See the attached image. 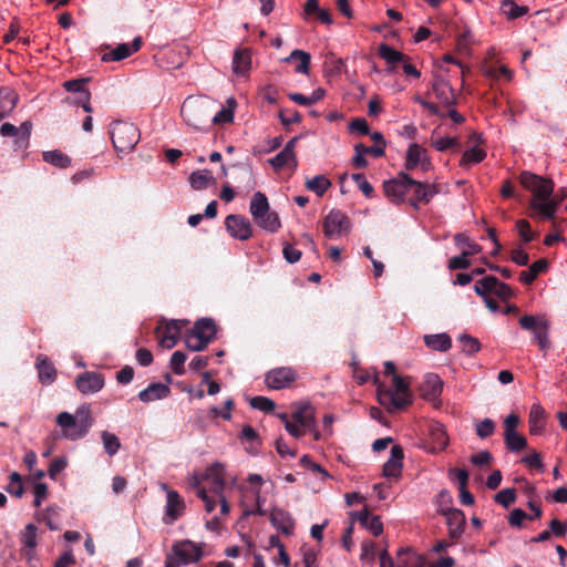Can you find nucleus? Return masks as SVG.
<instances>
[{"instance_id":"obj_32","label":"nucleus","mask_w":567,"mask_h":567,"mask_svg":"<svg viewBox=\"0 0 567 567\" xmlns=\"http://www.w3.org/2000/svg\"><path fill=\"white\" fill-rule=\"evenodd\" d=\"M35 365L39 374V380L42 384H51L54 382L56 378V370L47 357L39 355L37 358Z\"/></svg>"},{"instance_id":"obj_47","label":"nucleus","mask_w":567,"mask_h":567,"mask_svg":"<svg viewBox=\"0 0 567 567\" xmlns=\"http://www.w3.org/2000/svg\"><path fill=\"white\" fill-rule=\"evenodd\" d=\"M101 440L103 449L109 456H114L120 451L121 441L114 433L103 431L101 433Z\"/></svg>"},{"instance_id":"obj_63","label":"nucleus","mask_w":567,"mask_h":567,"mask_svg":"<svg viewBox=\"0 0 567 567\" xmlns=\"http://www.w3.org/2000/svg\"><path fill=\"white\" fill-rule=\"evenodd\" d=\"M516 228L518 230V234L520 238L525 243H529L534 239V233L530 229V225L526 219H519L516 221Z\"/></svg>"},{"instance_id":"obj_60","label":"nucleus","mask_w":567,"mask_h":567,"mask_svg":"<svg viewBox=\"0 0 567 567\" xmlns=\"http://www.w3.org/2000/svg\"><path fill=\"white\" fill-rule=\"evenodd\" d=\"M352 179L365 197L373 196L374 189L363 174H353Z\"/></svg>"},{"instance_id":"obj_15","label":"nucleus","mask_w":567,"mask_h":567,"mask_svg":"<svg viewBox=\"0 0 567 567\" xmlns=\"http://www.w3.org/2000/svg\"><path fill=\"white\" fill-rule=\"evenodd\" d=\"M298 137H293L287 142L285 147L274 157L268 159V163L276 171H280L284 167H289L293 172L298 166V161L296 157L295 148L297 144Z\"/></svg>"},{"instance_id":"obj_25","label":"nucleus","mask_w":567,"mask_h":567,"mask_svg":"<svg viewBox=\"0 0 567 567\" xmlns=\"http://www.w3.org/2000/svg\"><path fill=\"white\" fill-rule=\"evenodd\" d=\"M271 524L285 535H291L295 529V520L292 516L282 508H274L270 512Z\"/></svg>"},{"instance_id":"obj_11","label":"nucleus","mask_w":567,"mask_h":567,"mask_svg":"<svg viewBox=\"0 0 567 567\" xmlns=\"http://www.w3.org/2000/svg\"><path fill=\"white\" fill-rule=\"evenodd\" d=\"M177 565L186 566L197 563L203 557V547L192 540H181L172 546L168 555Z\"/></svg>"},{"instance_id":"obj_26","label":"nucleus","mask_w":567,"mask_h":567,"mask_svg":"<svg viewBox=\"0 0 567 567\" xmlns=\"http://www.w3.org/2000/svg\"><path fill=\"white\" fill-rule=\"evenodd\" d=\"M292 419L303 430H313V426L316 425V414L313 406L309 403L300 404L292 413Z\"/></svg>"},{"instance_id":"obj_24","label":"nucleus","mask_w":567,"mask_h":567,"mask_svg":"<svg viewBox=\"0 0 567 567\" xmlns=\"http://www.w3.org/2000/svg\"><path fill=\"white\" fill-rule=\"evenodd\" d=\"M432 90L436 99L445 106H451L455 103V94L452 85L447 80L442 76H436Z\"/></svg>"},{"instance_id":"obj_40","label":"nucleus","mask_w":567,"mask_h":567,"mask_svg":"<svg viewBox=\"0 0 567 567\" xmlns=\"http://www.w3.org/2000/svg\"><path fill=\"white\" fill-rule=\"evenodd\" d=\"M358 520L370 530L374 536H379L383 532V524L379 516L371 515L368 511L359 513Z\"/></svg>"},{"instance_id":"obj_36","label":"nucleus","mask_w":567,"mask_h":567,"mask_svg":"<svg viewBox=\"0 0 567 567\" xmlns=\"http://www.w3.org/2000/svg\"><path fill=\"white\" fill-rule=\"evenodd\" d=\"M378 53L389 65L390 72L393 70L396 63L408 60V56L405 54L385 43L380 44Z\"/></svg>"},{"instance_id":"obj_43","label":"nucleus","mask_w":567,"mask_h":567,"mask_svg":"<svg viewBox=\"0 0 567 567\" xmlns=\"http://www.w3.org/2000/svg\"><path fill=\"white\" fill-rule=\"evenodd\" d=\"M255 223L264 230L269 233H277L281 227V221L276 212H267V214H262L261 218L254 219Z\"/></svg>"},{"instance_id":"obj_41","label":"nucleus","mask_w":567,"mask_h":567,"mask_svg":"<svg viewBox=\"0 0 567 567\" xmlns=\"http://www.w3.org/2000/svg\"><path fill=\"white\" fill-rule=\"evenodd\" d=\"M214 182L212 172L207 169L193 172L189 176V184L196 190L206 189Z\"/></svg>"},{"instance_id":"obj_34","label":"nucleus","mask_w":567,"mask_h":567,"mask_svg":"<svg viewBox=\"0 0 567 567\" xmlns=\"http://www.w3.org/2000/svg\"><path fill=\"white\" fill-rule=\"evenodd\" d=\"M18 103V94L9 89H0V120L11 114Z\"/></svg>"},{"instance_id":"obj_55","label":"nucleus","mask_w":567,"mask_h":567,"mask_svg":"<svg viewBox=\"0 0 567 567\" xmlns=\"http://www.w3.org/2000/svg\"><path fill=\"white\" fill-rule=\"evenodd\" d=\"M458 340L462 344V351L468 355L478 352L481 349L478 340L468 334L460 336Z\"/></svg>"},{"instance_id":"obj_53","label":"nucleus","mask_w":567,"mask_h":567,"mask_svg":"<svg viewBox=\"0 0 567 567\" xmlns=\"http://www.w3.org/2000/svg\"><path fill=\"white\" fill-rule=\"evenodd\" d=\"M60 511L61 509L59 506L53 505V506H49L45 509V512L43 513V520L51 530L60 529V520H59Z\"/></svg>"},{"instance_id":"obj_44","label":"nucleus","mask_w":567,"mask_h":567,"mask_svg":"<svg viewBox=\"0 0 567 567\" xmlns=\"http://www.w3.org/2000/svg\"><path fill=\"white\" fill-rule=\"evenodd\" d=\"M547 266L548 264L545 259H538L527 270L520 272L519 280L525 285H530L540 272L547 269Z\"/></svg>"},{"instance_id":"obj_17","label":"nucleus","mask_w":567,"mask_h":567,"mask_svg":"<svg viewBox=\"0 0 567 567\" xmlns=\"http://www.w3.org/2000/svg\"><path fill=\"white\" fill-rule=\"evenodd\" d=\"M225 226L229 235L238 240H248L252 235L250 221L241 215H228Z\"/></svg>"},{"instance_id":"obj_38","label":"nucleus","mask_w":567,"mask_h":567,"mask_svg":"<svg viewBox=\"0 0 567 567\" xmlns=\"http://www.w3.org/2000/svg\"><path fill=\"white\" fill-rule=\"evenodd\" d=\"M269 210L270 206L267 196L261 192L255 193L249 205V212L252 218H261L262 214L265 215Z\"/></svg>"},{"instance_id":"obj_48","label":"nucleus","mask_w":567,"mask_h":567,"mask_svg":"<svg viewBox=\"0 0 567 567\" xmlns=\"http://www.w3.org/2000/svg\"><path fill=\"white\" fill-rule=\"evenodd\" d=\"M502 11L508 19H517L528 12V8L517 6L513 0H504L502 2Z\"/></svg>"},{"instance_id":"obj_31","label":"nucleus","mask_w":567,"mask_h":567,"mask_svg":"<svg viewBox=\"0 0 567 567\" xmlns=\"http://www.w3.org/2000/svg\"><path fill=\"white\" fill-rule=\"evenodd\" d=\"M443 390V381L435 373H429L425 375V380L422 386V392L429 400H436Z\"/></svg>"},{"instance_id":"obj_21","label":"nucleus","mask_w":567,"mask_h":567,"mask_svg":"<svg viewBox=\"0 0 567 567\" xmlns=\"http://www.w3.org/2000/svg\"><path fill=\"white\" fill-rule=\"evenodd\" d=\"M403 450L400 445L391 447L390 457L383 465V475L388 478H399L403 467Z\"/></svg>"},{"instance_id":"obj_59","label":"nucleus","mask_w":567,"mask_h":567,"mask_svg":"<svg viewBox=\"0 0 567 567\" xmlns=\"http://www.w3.org/2000/svg\"><path fill=\"white\" fill-rule=\"evenodd\" d=\"M495 502L503 505L504 507H508L516 499V493L514 488H504L499 491L495 497Z\"/></svg>"},{"instance_id":"obj_64","label":"nucleus","mask_w":567,"mask_h":567,"mask_svg":"<svg viewBox=\"0 0 567 567\" xmlns=\"http://www.w3.org/2000/svg\"><path fill=\"white\" fill-rule=\"evenodd\" d=\"M66 465L68 460L65 457H59L53 460L48 470L49 477L51 480H55L58 474L65 470Z\"/></svg>"},{"instance_id":"obj_8","label":"nucleus","mask_w":567,"mask_h":567,"mask_svg":"<svg viewBox=\"0 0 567 567\" xmlns=\"http://www.w3.org/2000/svg\"><path fill=\"white\" fill-rule=\"evenodd\" d=\"M216 336V324L212 319L198 320L185 334V344L192 351H202Z\"/></svg>"},{"instance_id":"obj_33","label":"nucleus","mask_w":567,"mask_h":567,"mask_svg":"<svg viewBox=\"0 0 567 567\" xmlns=\"http://www.w3.org/2000/svg\"><path fill=\"white\" fill-rule=\"evenodd\" d=\"M446 520L449 525L450 536L457 538L464 530L465 517L460 509H449L446 513Z\"/></svg>"},{"instance_id":"obj_4","label":"nucleus","mask_w":567,"mask_h":567,"mask_svg":"<svg viewBox=\"0 0 567 567\" xmlns=\"http://www.w3.org/2000/svg\"><path fill=\"white\" fill-rule=\"evenodd\" d=\"M411 379L394 374L392 386L386 389L378 386L377 394L381 405L389 412H396L412 403V393L410 390Z\"/></svg>"},{"instance_id":"obj_61","label":"nucleus","mask_w":567,"mask_h":567,"mask_svg":"<svg viewBox=\"0 0 567 567\" xmlns=\"http://www.w3.org/2000/svg\"><path fill=\"white\" fill-rule=\"evenodd\" d=\"M234 120V111L229 107H221L214 115L210 114V123L213 124H223L230 123Z\"/></svg>"},{"instance_id":"obj_14","label":"nucleus","mask_w":567,"mask_h":567,"mask_svg":"<svg viewBox=\"0 0 567 567\" xmlns=\"http://www.w3.org/2000/svg\"><path fill=\"white\" fill-rule=\"evenodd\" d=\"M409 193H411L410 205L417 209L421 204L430 203L439 189L434 184L421 183L410 177Z\"/></svg>"},{"instance_id":"obj_12","label":"nucleus","mask_w":567,"mask_h":567,"mask_svg":"<svg viewBox=\"0 0 567 567\" xmlns=\"http://www.w3.org/2000/svg\"><path fill=\"white\" fill-rule=\"evenodd\" d=\"M350 221L341 210L332 209L323 220V233L330 239H337L347 234Z\"/></svg>"},{"instance_id":"obj_58","label":"nucleus","mask_w":567,"mask_h":567,"mask_svg":"<svg viewBox=\"0 0 567 567\" xmlns=\"http://www.w3.org/2000/svg\"><path fill=\"white\" fill-rule=\"evenodd\" d=\"M495 432V423L491 419H484L476 424V434L481 439H486Z\"/></svg>"},{"instance_id":"obj_50","label":"nucleus","mask_w":567,"mask_h":567,"mask_svg":"<svg viewBox=\"0 0 567 567\" xmlns=\"http://www.w3.org/2000/svg\"><path fill=\"white\" fill-rule=\"evenodd\" d=\"M454 241L457 246L463 247V252H471V256H474L481 251V246L472 241L465 234H456L454 236Z\"/></svg>"},{"instance_id":"obj_37","label":"nucleus","mask_w":567,"mask_h":567,"mask_svg":"<svg viewBox=\"0 0 567 567\" xmlns=\"http://www.w3.org/2000/svg\"><path fill=\"white\" fill-rule=\"evenodd\" d=\"M424 343L427 348L445 352L452 347V340L447 333H436L424 336Z\"/></svg>"},{"instance_id":"obj_16","label":"nucleus","mask_w":567,"mask_h":567,"mask_svg":"<svg viewBox=\"0 0 567 567\" xmlns=\"http://www.w3.org/2000/svg\"><path fill=\"white\" fill-rule=\"evenodd\" d=\"M296 378L297 373L292 368L280 367L270 370L265 377V382L269 389L280 390L289 386Z\"/></svg>"},{"instance_id":"obj_6","label":"nucleus","mask_w":567,"mask_h":567,"mask_svg":"<svg viewBox=\"0 0 567 567\" xmlns=\"http://www.w3.org/2000/svg\"><path fill=\"white\" fill-rule=\"evenodd\" d=\"M247 485L239 487L243 496L241 504L246 515H264L262 505L265 499L261 497V487L265 484L261 475L252 473L247 476Z\"/></svg>"},{"instance_id":"obj_52","label":"nucleus","mask_w":567,"mask_h":567,"mask_svg":"<svg viewBox=\"0 0 567 567\" xmlns=\"http://www.w3.org/2000/svg\"><path fill=\"white\" fill-rule=\"evenodd\" d=\"M431 436L433 442L437 445L440 450H443L447 446L449 437L446 435L443 424L434 423L431 427Z\"/></svg>"},{"instance_id":"obj_49","label":"nucleus","mask_w":567,"mask_h":567,"mask_svg":"<svg viewBox=\"0 0 567 567\" xmlns=\"http://www.w3.org/2000/svg\"><path fill=\"white\" fill-rule=\"evenodd\" d=\"M505 444L512 452H519L527 445L526 439L518 434V432L504 433Z\"/></svg>"},{"instance_id":"obj_9","label":"nucleus","mask_w":567,"mask_h":567,"mask_svg":"<svg viewBox=\"0 0 567 567\" xmlns=\"http://www.w3.org/2000/svg\"><path fill=\"white\" fill-rule=\"evenodd\" d=\"M159 487L166 493L162 522L164 525H173L185 515L186 503L181 494L175 489H171L167 484L161 483Z\"/></svg>"},{"instance_id":"obj_5","label":"nucleus","mask_w":567,"mask_h":567,"mask_svg":"<svg viewBox=\"0 0 567 567\" xmlns=\"http://www.w3.org/2000/svg\"><path fill=\"white\" fill-rule=\"evenodd\" d=\"M210 105L206 99H187L181 109V114L187 125L198 131H205L210 124Z\"/></svg>"},{"instance_id":"obj_18","label":"nucleus","mask_w":567,"mask_h":567,"mask_svg":"<svg viewBox=\"0 0 567 567\" xmlns=\"http://www.w3.org/2000/svg\"><path fill=\"white\" fill-rule=\"evenodd\" d=\"M104 377L101 373L86 371L75 379V386L82 394H94L104 386Z\"/></svg>"},{"instance_id":"obj_3","label":"nucleus","mask_w":567,"mask_h":567,"mask_svg":"<svg viewBox=\"0 0 567 567\" xmlns=\"http://www.w3.org/2000/svg\"><path fill=\"white\" fill-rule=\"evenodd\" d=\"M56 424L62 429V435L71 441L83 439L93 425L91 406L82 404L74 414L61 412L56 415Z\"/></svg>"},{"instance_id":"obj_46","label":"nucleus","mask_w":567,"mask_h":567,"mask_svg":"<svg viewBox=\"0 0 567 567\" xmlns=\"http://www.w3.org/2000/svg\"><path fill=\"white\" fill-rule=\"evenodd\" d=\"M42 157L45 163L58 168H65L71 164L70 157L59 150L43 152Z\"/></svg>"},{"instance_id":"obj_10","label":"nucleus","mask_w":567,"mask_h":567,"mask_svg":"<svg viewBox=\"0 0 567 567\" xmlns=\"http://www.w3.org/2000/svg\"><path fill=\"white\" fill-rule=\"evenodd\" d=\"M519 326L533 333L534 340L537 342L540 350H547L549 348V322L545 317L525 315L519 318Z\"/></svg>"},{"instance_id":"obj_29","label":"nucleus","mask_w":567,"mask_h":567,"mask_svg":"<svg viewBox=\"0 0 567 567\" xmlns=\"http://www.w3.org/2000/svg\"><path fill=\"white\" fill-rule=\"evenodd\" d=\"M529 433L538 435L546 425L545 410L539 404H533L528 415Z\"/></svg>"},{"instance_id":"obj_30","label":"nucleus","mask_w":567,"mask_h":567,"mask_svg":"<svg viewBox=\"0 0 567 567\" xmlns=\"http://www.w3.org/2000/svg\"><path fill=\"white\" fill-rule=\"evenodd\" d=\"M425 559L411 548H401L398 550L396 567H424Z\"/></svg>"},{"instance_id":"obj_39","label":"nucleus","mask_w":567,"mask_h":567,"mask_svg":"<svg viewBox=\"0 0 567 567\" xmlns=\"http://www.w3.org/2000/svg\"><path fill=\"white\" fill-rule=\"evenodd\" d=\"M251 55L248 50H237L233 59V71L237 75H246L250 69Z\"/></svg>"},{"instance_id":"obj_56","label":"nucleus","mask_w":567,"mask_h":567,"mask_svg":"<svg viewBox=\"0 0 567 567\" xmlns=\"http://www.w3.org/2000/svg\"><path fill=\"white\" fill-rule=\"evenodd\" d=\"M471 252H461L458 256H454L449 260L447 268L450 270L467 269L471 266L470 261Z\"/></svg>"},{"instance_id":"obj_2","label":"nucleus","mask_w":567,"mask_h":567,"mask_svg":"<svg viewBox=\"0 0 567 567\" xmlns=\"http://www.w3.org/2000/svg\"><path fill=\"white\" fill-rule=\"evenodd\" d=\"M519 182L532 195L530 217L542 220L554 219L558 206L564 200V195L554 194V182L527 171L520 173Z\"/></svg>"},{"instance_id":"obj_23","label":"nucleus","mask_w":567,"mask_h":567,"mask_svg":"<svg viewBox=\"0 0 567 567\" xmlns=\"http://www.w3.org/2000/svg\"><path fill=\"white\" fill-rule=\"evenodd\" d=\"M421 166L423 171H427L430 168V161L426 156L425 148L421 147L419 144L413 143L409 146L405 157V168L414 169L416 166Z\"/></svg>"},{"instance_id":"obj_28","label":"nucleus","mask_w":567,"mask_h":567,"mask_svg":"<svg viewBox=\"0 0 567 567\" xmlns=\"http://www.w3.org/2000/svg\"><path fill=\"white\" fill-rule=\"evenodd\" d=\"M38 528L34 524H28L20 534V540L25 549V557L30 560L34 557V548L38 545Z\"/></svg>"},{"instance_id":"obj_57","label":"nucleus","mask_w":567,"mask_h":567,"mask_svg":"<svg viewBox=\"0 0 567 567\" xmlns=\"http://www.w3.org/2000/svg\"><path fill=\"white\" fill-rule=\"evenodd\" d=\"M250 406L262 412H271L275 410V402L266 396H254L250 399Z\"/></svg>"},{"instance_id":"obj_51","label":"nucleus","mask_w":567,"mask_h":567,"mask_svg":"<svg viewBox=\"0 0 567 567\" xmlns=\"http://www.w3.org/2000/svg\"><path fill=\"white\" fill-rule=\"evenodd\" d=\"M496 282V277L487 276L476 281L474 291L477 296L485 298L488 293L493 292V286Z\"/></svg>"},{"instance_id":"obj_27","label":"nucleus","mask_w":567,"mask_h":567,"mask_svg":"<svg viewBox=\"0 0 567 567\" xmlns=\"http://www.w3.org/2000/svg\"><path fill=\"white\" fill-rule=\"evenodd\" d=\"M171 393V389L168 385L155 382L151 383L146 389L142 390L138 393V399L144 403H150L156 400H163L167 398Z\"/></svg>"},{"instance_id":"obj_13","label":"nucleus","mask_w":567,"mask_h":567,"mask_svg":"<svg viewBox=\"0 0 567 567\" xmlns=\"http://www.w3.org/2000/svg\"><path fill=\"white\" fill-rule=\"evenodd\" d=\"M410 176L405 173H400L395 178L385 181L383 183V190L386 198L395 204H402L405 195L409 193Z\"/></svg>"},{"instance_id":"obj_35","label":"nucleus","mask_w":567,"mask_h":567,"mask_svg":"<svg viewBox=\"0 0 567 567\" xmlns=\"http://www.w3.org/2000/svg\"><path fill=\"white\" fill-rule=\"evenodd\" d=\"M310 60L311 56L308 52L296 49L285 59V62L296 61L295 72L308 75L310 70Z\"/></svg>"},{"instance_id":"obj_45","label":"nucleus","mask_w":567,"mask_h":567,"mask_svg":"<svg viewBox=\"0 0 567 567\" xmlns=\"http://www.w3.org/2000/svg\"><path fill=\"white\" fill-rule=\"evenodd\" d=\"M331 186V182L324 175H316L307 179L306 187L317 196H322Z\"/></svg>"},{"instance_id":"obj_62","label":"nucleus","mask_w":567,"mask_h":567,"mask_svg":"<svg viewBox=\"0 0 567 567\" xmlns=\"http://www.w3.org/2000/svg\"><path fill=\"white\" fill-rule=\"evenodd\" d=\"M493 293L503 300H508L514 296L513 289L496 278V282L493 286Z\"/></svg>"},{"instance_id":"obj_19","label":"nucleus","mask_w":567,"mask_h":567,"mask_svg":"<svg viewBox=\"0 0 567 567\" xmlns=\"http://www.w3.org/2000/svg\"><path fill=\"white\" fill-rule=\"evenodd\" d=\"M184 322L179 320H172L164 327L157 329V338L161 347L172 349L179 340L181 331Z\"/></svg>"},{"instance_id":"obj_54","label":"nucleus","mask_w":567,"mask_h":567,"mask_svg":"<svg viewBox=\"0 0 567 567\" xmlns=\"http://www.w3.org/2000/svg\"><path fill=\"white\" fill-rule=\"evenodd\" d=\"M187 355L182 351H175L169 360V367L173 372L177 375H183L185 373V362Z\"/></svg>"},{"instance_id":"obj_7","label":"nucleus","mask_w":567,"mask_h":567,"mask_svg":"<svg viewBox=\"0 0 567 567\" xmlns=\"http://www.w3.org/2000/svg\"><path fill=\"white\" fill-rule=\"evenodd\" d=\"M111 140L118 154L132 152L141 138L140 130L133 124L116 121L111 126Z\"/></svg>"},{"instance_id":"obj_42","label":"nucleus","mask_w":567,"mask_h":567,"mask_svg":"<svg viewBox=\"0 0 567 567\" xmlns=\"http://www.w3.org/2000/svg\"><path fill=\"white\" fill-rule=\"evenodd\" d=\"M18 130H19V137H17L13 141V150H14V152L25 151L29 147V143H30L32 122L24 121L23 123H21V125L18 127Z\"/></svg>"},{"instance_id":"obj_20","label":"nucleus","mask_w":567,"mask_h":567,"mask_svg":"<svg viewBox=\"0 0 567 567\" xmlns=\"http://www.w3.org/2000/svg\"><path fill=\"white\" fill-rule=\"evenodd\" d=\"M142 40L140 37L135 38L132 43H120L114 49L102 54V61H122L141 49Z\"/></svg>"},{"instance_id":"obj_1","label":"nucleus","mask_w":567,"mask_h":567,"mask_svg":"<svg viewBox=\"0 0 567 567\" xmlns=\"http://www.w3.org/2000/svg\"><path fill=\"white\" fill-rule=\"evenodd\" d=\"M188 484L203 501L207 513L214 512L217 505L220 507V515L225 516L229 513V504L225 495L226 468L223 464L215 463L205 472L193 473Z\"/></svg>"},{"instance_id":"obj_22","label":"nucleus","mask_w":567,"mask_h":567,"mask_svg":"<svg viewBox=\"0 0 567 567\" xmlns=\"http://www.w3.org/2000/svg\"><path fill=\"white\" fill-rule=\"evenodd\" d=\"M470 141L473 143V146L463 153L460 162V165L464 167L478 164L486 157V152L478 146V144L482 142L481 136L476 133H472L470 135Z\"/></svg>"}]
</instances>
